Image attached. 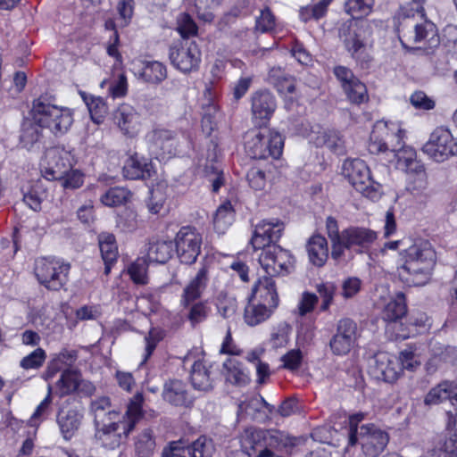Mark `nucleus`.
<instances>
[{"mask_svg":"<svg viewBox=\"0 0 457 457\" xmlns=\"http://www.w3.org/2000/svg\"><path fill=\"white\" fill-rule=\"evenodd\" d=\"M214 450L212 440L203 436L192 444L189 454L191 457H212Z\"/></svg>","mask_w":457,"mask_h":457,"instance_id":"5fc2aeb1","label":"nucleus"},{"mask_svg":"<svg viewBox=\"0 0 457 457\" xmlns=\"http://www.w3.org/2000/svg\"><path fill=\"white\" fill-rule=\"evenodd\" d=\"M422 152L435 162H442L451 156L457 155V139L445 128H436L423 145Z\"/></svg>","mask_w":457,"mask_h":457,"instance_id":"9b49d317","label":"nucleus"},{"mask_svg":"<svg viewBox=\"0 0 457 457\" xmlns=\"http://www.w3.org/2000/svg\"><path fill=\"white\" fill-rule=\"evenodd\" d=\"M369 372L377 380L393 383L401 376V365L396 356L381 352L370 360Z\"/></svg>","mask_w":457,"mask_h":457,"instance_id":"2eb2a0df","label":"nucleus"},{"mask_svg":"<svg viewBox=\"0 0 457 457\" xmlns=\"http://www.w3.org/2000/svg\"><path fill=\"white\" fill-rule=\"evenodd\" d=\"M249 298L276 309L278 305L279 298L273 277L266 275L258 278L252 288V294Z\"/></svg>","mask_w":457,"mask_h":457,"instance_id":"b1692460","label":"nucleus"},{"mask_svg":"<svg viewBox=\"0 0 457 457\" xmlns=\"http://www.w3.org/2000/svg\"><path fill=\"white\" fill-rule=\"evenodd\" d=\"M361 287V280L357 277H350L342 284V295L345 299L352 298L360 292Z\"/></svg>","mask_w":457,"mask_h":457,"instance_id":"69168bd1","label":"nucleus"},{"mask_svg":"<svg viewBox=\"0 0 457 457\" xmlns=\"http://www.w3.org/2000/svg\"><path fill=\"white\" fill-rule=\"evenodd\" d=\"M177 30L183 38H187L196 35L197 26L187 13H182L178 19Z\"/></svg>","mask_w":457,"mask_h":457,"instance_id":"052dcab7","label":"nucleus"},{"mask_svg":"<svg viewBox=\"0 0 457 457\" xmlns=\"http://www.w3.org/2000/svg\"><path fill=\"white\" fill-rule=\"evenodd\" d=\"M40 189L39 183H35L26 189L22 188V200L33 211H39L41 209L44 192L40 191Z\"/></svg>","mask_w":457,"mask_h":457,"instance_id":"8fccbe9b","label":"nucleus"},{"mask_svg":"<svg viewBox=\"0 0 457 457\" xmlns=\"http://www.w3.org/2000/svg\"><path fill=\"white\" fill-rule=\"evenodd\" d=\"M274 310L270 305L249 299L244 312L245 322L249 326H256L269 319Z\"/></svg>","mask_w":457,"mask_h":457,"instance_id":"473e14b6","label":"nucleus"},{"mask_svg":"<svg viewBox=\"0 0 457 457\" xmlns=\"http://www.w3.org/2000/svg\"><path fill=\"white\" fill-rule=\"evenodd\" d=\"M223 373L227 382L236 386H245L249 378L245 372L242 363L234 358H228L223 363Z\"/></svg>","mask_w":457,"mask_h":457,"instance_id":"4c0bfd02","label":"nucleus"},{"mask_svg":"<svg viewBox=\"0 0 457 457\" xmlns=\"http://www.w3.org/2000/svg\"><path fill=\"white\" fill-rule=\"evenodd\" d=\"M85 102L90 112L92 120L96 124L102 123L108 112V107L104 99L101 97L90 96L89 99L85 98Z\"/></svg>","mask_w":457,"mask_h":457,"instance_id":"a18cd8bd","label":"nucleus"},{"mask_svg":"<svg viewBox=\"0 0 457 457\" xmlns=\"http://www.w3.org/2000/svg\"><path fill=\"white\" fill-rule=\"evenodd\" d=\"M397 359L401 365V373L403 370L413 371L420 364V362L416 360L414 353L410 350L402 351Z\"/></svg>","mask_w":457,"mask_h":457,"instance_id":"774afa93","label":"nucleus"},{"mask_svg":"<svg viewBox=\"0 0 457 457\" xmlns=\"http://www.w3.org/2000/svg\"><path fill=\"white\" fill-rule=\"evenodd\" d=\"M404 250L405 262L397 269L399 278L408 286L422 287L429 282L436 254L431 244L423 238L410 239Z\"/></svg>","mask_w":457,"mask_h":457,"instance_id":"f03ea898","label":"nucleus"},{"mask_svg":"<svg viewBox=\"0 0 457 457\" xmlns=\"http://www.w3.org/2000/svg\"><path fill=\"white\" fill-rule=\"evenodd\" d=\"M148 260L145 257L137 258L129 268L131 279L137 283L145 285L147 283Z\"/></svg>","mask_w":457,"mask_h":457,"instance_id":"864d4df0","label":"nucleus"},{"mask_svg":"<svg viewBox=\"0 0 457 457\" xmlns=\"http://www.w3.org/2000/svg\"><path fill=\"white\" fill-rule=\"evenodd\" d=\"M234 219V212L230 203L221 204L213 217V225L219 233H223L231 225Z\"/></svg>","mask_w":457,"mask_h":457,"instance_id":"37998d69","label":"nucleus"},{"mask_svg":"<svg viewBox=\"0 0 457 457\" xmlns=\"http://www.w3.org/2000/svg\"><path fill=\"white\" fill-rule=\"evenodd\" d=\"M322 141L330 151L340 155L345 153V140L338 131L328 130L322 134Z\"/></svg>","mask_w":457,"mask_h":457,"instance_id":"603ef678","label":"nucleus"},{"mask_svg":"<svg viewBox=\"0 0 457 457\" xmlns=\"http://www.w3.org/2000/svg\"><path fill=\"white\" fill-rule=\"evenodd\" d=\"M399 17V39L404 48H423L428 54L440 45L437 29L432 21L425 18L422 6L410 10L402 7Z\"/></svg>","mask_w":457,"mask_h":457,"instance_id":"f257e3e1","label":"nucleus"},{"mask_svg":"<svg viewBox=\"0 0 457 457\" xmlns=\"http://www.w3.org/2000/svg\"><path fill=\"white\" fill-rule=\"evenodd\" d=\"M166 199V195L162 187L153 188L146 204L148 211L153 214H160L162 210L164 209Z\"/></svg>","mask_w":457,"mask_h":457,"instance_id":"13d9d810","label":"nucleus"},{"mask_svg":"<svg viewBox=\"0 0 457 457\" xmlns=\"http://www.w3.org/2000/svg\"><path fill=\"white\" fill-rule=\"evenodd\" d=\"M212 366H207L203 361L193 362L190 370V380L195 390L207 392L213 387V378L211 371Z\"/></svg>","mask_w":457,"mask_h":457,"instance_id":"c756f323","label":"nucleus"},{"mask_svg":"<svg viewBox=\"0 0 457 457\" xmlns=\"http://www.w3.org/2000/svg\"><path fill=\"white\" fill-rule=\"evenodd\" d=\"M251 102L253 117L261 121L270 120L277 107L275 97L268 90L254 92L252 95Z\"/></svg>","mask_w":457,"mask_h":457,"instance_id":"a878e982","label":"nucleus"},{"mask_svg":"<svg viewBox=\"0 0 457 457\" xmlns=\"http://www.w3.org/2000/svg\"><path fill=\"white\" fill-rule=\"evenodd\" d=\"M91 411L94 414V420L96 430L118 422L119 413L112 406L109 397L103 396L91 403Z\"/></svg>","mask_w":457,"mask_h":457,"instance_id":"cd10ccee","label":"nucleus"},{"mask_svg":"<svg viewBox=\"0 0 457 457\" xmlns=\"http://www.w3.org/2000/svg\"><path fill=\"white\" fill-rule=\"evenodd\" d=\"M407 312L405 296L399 292L386 304L382 312V318L388 322H395L401 320Z\"/></svg>","mask_w":457,"mask_h":457,"instance_id":"e433bc0d","label":"nucleus"},{"mask_svg":"<svg viewBox=\"0 0 457 457\" xmlns=\"http://www.w3.org/2000/svg\"><path fill=\"white\" fill-rule=\"evenodd\" d=\"M129 196L127 190L121 187H112L107 190L102 196L101 202L106 206H118L124 204Z\"/></svg>","mask_w":457,"mask_h":457,"instance_id":"4d7b16f0","label":"nucleus"},{"mask_svg":"<svg viewBox=\"0 0 457 457\" xmlns=\"http://www.w3.org/2000/svg\"><path fill=\"white\" fill-rule=\"evenodd\" d=\"M373 4L374 0H347L345 9L353 17L352 20L360 21V18L370 12Z\"/></svg>","mask_w":457,"mask_h":457,"instance_id":"49530a36","label":"nucleus"},{"mask_svg":"<svg viewBox=\"0 0 457 457\" xmlns=\"http://www.w3.org/2000/svg\"><path fill=\"white\" fill-rule=\"evenodd\" d=\"M143 395L137 393L130 399L122 420L112 422L107 427L97 429L96 436L104 447L110 449L118 447L122 439L126 438L134 429L137 422L143 417Z\"/></svg>","mask_w":457,"mask_h":457,"instance_id":"7ed1b4c3","label":"nucleus"},{"mask_svg":"<svg viewBox=\"0 0 457 457\" xmlns=\"http://www.w3.org/2000/svg\"><path fill=\"white\" fill-rule=\"evenodd\" d=\"M46 359V351L38 347L23 357L20 361V366L24 370H37L43 366Z\"/></svg>","mask_w":457,"mask_h":457,"instance_id":"6e6d98bb","label":"nucleus"},{"mask_svg":"<svg viewBox=\"0 0 457 457\" xmlns=\"http://www.w3.org/2000/svg\"><path fill=\"white\" fill-rule=\"evenodd\" d=\"M365 24L362 21L348 20L338 29V37L351 56L358 61L368 62L365 54Z\"/></svg>","mask_w":457,"mask_h":457,"instance_id":"9d476101","label":"nucleus"},{"mask_svg":"<svg viewBox=\"0 0 457 457\" xmlns=\"http://www.w3.org/2000/svg\"><path fill=\"white\" fill-rule=\"evenodd\" d=\"M74 156L63 147H52L46 151L42 172L48 180L63 178L72 168Z\"/></svg>","mask_w":457,"mask_h":457,"instance_id":"ddd939ff","label":"nucleus"},{"mask_svg":"<svg viewBox=\"0 0 457 457\" xmlns=\"http://www.w3.org/2000/svg\"><path fill=\"white\" fill-rule=\"evenodd\" d=\"M162 398L165 402L174 406L191 407L194 402L190 395L187 384L179 379H169L163 385Z\"/></svg>","mask_w":457,"mask_h":457,"instance_id":"4be33fe9","label":"nucleus"},{"mask_svg":"<svg viewBox=\"0 0 457 457\" xmlns=\"http://www.w3.org/2000/svg\"><path fill=\"white\" fill-rule=\"evenodd\" d=\"M172 252L173 243L171 241L149 242L145 258L149 262L165 263L170 259Z\"/></svg>","mask_w":457,"mask_h":457,"instance_id":"c9c22d12","label":"nucleus"},{"mask_svg":"<svg viewBox=\"0 0 457 457\" xmlns=\"http://www.w3.org/2000/svg\"><path fill=\"white\" fill-rule=\"evenodd\" d=\"M343 235L350 248L353 245L368 247L377 238L376 232L366 228H349L343 230Z\"/></svg>","mask_w":457,"mask_h":457,"instance_id":"72a5a7b5","label":"nucleus"},{"mask_svg":"<svg viewBox=\"0 0 457 457\" xmlns=\"http://www.w3.org/2000/svg\"><path fill=\"white\" fill-rule=\"evenodd\" d=\"M114 124L121 133L129 137H135L141 129L140 114L130 104H121L112 115Z\"/></svg>","mask_w":457,"mask_h":457,"instance_id":"412c9836","label":"nucleus"},{"mask_svg":"<svg viewBox=\"0 0 457 457\" xmlns=\"http://www.w3.org/2000/svg\"><path fill=\"white\" fill-rule=\"evenodd\" d=\"M388 440V435L373 424L361 425L359 431L348 436L349 445L359 444L365 457H378Z\"/></svg>","mask_w":457,"mask_h":457,"instance_id":"1a4fd4ad","label":"nucleus"},{"mask_svg":"<svg viewBox=\"0 0 457 457\" xmlns=\"http://www.w3.org/2000/svg\"><path fill=\"white\" fill-rule=\"evenodd\" d=\"M52 389L51 385H49L47 387V395L32 414L30 422H34L37 420H42L50 413L52 404Z\"/></svg>","mask_w":457,"mask_h":457,"instance_id":"e2e57ef3","label":"nucleus"},{"mask_svg":"<svg viewBox=\"0 0 457 457\" xmlns=\"http://www.w3.org/2000/svg\"><path fill=\"white\" fill-rule=\"evenodd\" d=\"M31 115H34L41 128L49 129L55 136L66 133L73 122L72 112L69 108L52 104L43 98L34 100Z\"/></svg>","mask_w":457,"mask_h":457,"instance_id":"39448f33","label":"nucleus"},{"mask_svg":"<svg viewBox=\"0 0 457 457\" xmlns=\"http://www.w3.org/2000/svg\"><path fill=\"white\" fill-rule=\"evenodd\" d=\"M284 230V224L279 220H263L256 225L251 244L254 250L271 246L281 237Z\"/></svg>","mask_w":457,"mask_h":457,"instance_id":"aec40b11","label":"nucleus"},{"mask_svg":"<svg viewBox=\"0 0 457 457\" xmlns=\"http://www.w3.org/2000/svg\"><path fill=\"white\" fill-rule=\"evenodd\" d=\"M302 352L299 349H294L282 356L283 367L289 370H296L302 363Z\"/></svg>","mask_w":457,"mask_h":457,"instance_id":"0e129e2a","label":"nucleus"},{"mask_svg":"<svg viewBox=\"0 0 457 457\" xmlns=\"http://www.w3.org/2000/svg\"><path fill=\"white\" fill-rule=\"evenodd\" d=\"M31 116L23 120L20 134V145L27 150L38 148L43 138L44 129L35 120L34 115Z\"/></svg>","mask_w":457,"mask_h":457,"instance_id":"c85d7f7f","label":"nucleus"},{"mask_svg":"<svg viewBox=\"0 0 457 457\" xmlns=\"http://www.w3.org/2000/svg\"><path fill=\"white\" fill-rule=\"evenodd\" d=\"M170 59L177 69L187 73L198 68L201 52L195 41H187L179 47L171 46L170 48Z\"/></svg>","mask_w":457,"mask_h":457,"instance_id":"f3484780","label":"nucleus"},{"mask_svg":"<svg viewBox=\"0 0 457 457\" xmlns=\"http://www.w3.org/2000/svg\"><path fill=\"white\" fill-rule=\"evenodd\" d=\"M71 265L55 258L36 260L34 272L38 282L48 290L58 291L68 282Z\"/></svg>","mask_w":457,"mask_h":457,"instance_id":"0eeeda50","label":"nucleus"},{"mask_svg":"<svg viewBox=\"0 0 457 457\" xmlns=\"http://www.w3.org/2000/svg\"><path fill=\"white\" fill-rule=\"evenodd\" d=\"M81 372L78 369H65L56 382V394L62 397L76 393Z\"/></svg>","mask_w":457,"mask_h":457,"instance_id":"f704fd0d","label":"nucleus"},{"mask_svg":"<svg viewBox=\"0 0 457 457\" xmlns=\"http://www.w3.org/2000/svg\"><path fill=\"white\" fill-rule=\"evenodd\" d=\"M261 249L262 251L259 256V262L267 275L275 277L291 272L294 257L287 250L276 244Z\"/></svg>","mask_w":457,"mask_h":457,"instance_id":"f8f14e48","label":"nucleus"},{"mask_svg":"<svg viewBox=\"0 0 457 457\" xmlns=\"http://www.w3.org/2000/svg\"><path fill=\"white\" fill-rule=\"evenodd\" d=\"M387 123L384 121H378L376 123L374 129L370 135V141L368 145V149L370 154H377L384 153L388 150V144L383 139L378 138V134L386 129Z\"/></svg>","mask_w":457,"mask_h":457,"instance_id":"3c124183","label":"nucleus"},{"mask_svg":"<svg viewBox=\"0 0 457 457\" xmlns=\"http://www.w3.org/2000/svg\"><path fill=\"white\" fill-rule=\"evenodd\" d=\"M139 78L148 83H160L167 77L166 67L160 62H146L138 73Z\"/></svg>","mask_w":457,"mask_h":457,"instance_id":"58836bf2","label":"nucleus"},{"mask_svg":"<svg viewBox=\"0 0 457 457\" xmlns=\"http://www.w3.org/2000/svg\"><path fill=\"white\" fill-rule=\"evenodd\" d=\"M268 79L281 93H293L295 91L293 77L280 67L271 68L269 71Z\"/></svg>","mask_w":457,"mask_h":457,"instance_id":"ea45409f","label":"nucleus"},{"mask_svg":"<svg viewBox=\"0 0 457 457\" xmlns=\"http://www.w3.org/2000/svg\"><path fill=\"white\" fill-rule=\"evenodd\" d=\"M154 173L152 162L137 154L130 155L123 166V175L129 179H146Z\"/></svg>","mask_w":457,"mask_h":457,"instance_id":"bb28decb","label":"nucleus"},{"mask_svg":"<svg viewBox=\"0 0 457 457\" xmlns=\"http://www.w3.org/2000/svg\"><path fill=\"white\" fill-rule=\"evenodd\" d=\"M401 133L398 129L395 135L396 142L399 147L392 145L390 153L396 160V168L407 173H416L425 176L424 166L417 160L416 152L410 146L401 145Z\"/></svg>","mask_w":457,"mask_h":457,"instance_id":"6ab92c4d","label":"nucleus"},{"mask_svg":"<svg viewBox=\"0 0 457 457\" xmlns=\"http://www.w3.org/2000/svg\"><path fill=\"white\" fill-rule=\"evenodd\" d=\"M186 308L188 310L187 318L193 327L204 322L210 312V308L205 302H194Z\"/></svg>","mask_w":457,"mask_h":457,"instance_id":"09e8293b","label":"nucleus"},{"mask_svg":"<svg viewBox=\"0 0 457 457\" xmlns=\"http://www.w3.org/2000/svg\"><path fill=\"white\" fill-rule=\"evenodd\" d=\"M245 149L253 159H278L284 147L282 135L270 129H253L245 134Z\"/></svg>","mask_w":457,"mask_h":457,"instance_id":"20e7f679","label":"nucleus"},{"mask_svg":"<svg viewBox=\"0 0 457 457\" xmlns=\"http://www.w3.org/2000/svg\"><path fill=\"white\" fill-rule=\"evenodd\" d=\"M151 151L163 155H174L177 150V133L173 130L154 127L145 136Z\"/></svg>","mask_w":457,"mask_h":457,"instance_id":"a211bd4d","label":"nucleus"},{"mask_svg":"<svg viewBox=\"0 0 457 457\" xmlns=\"http://www.w3.org/2000/svg\"><path fill=\"white\" fill-rule=\"evenodd\" d=\"M331 0H320L318 4L312 6H304L300 9V18L303 22L311 20H320L322 18L328 10Z\"/></svg>","mask_w":457,"mask_h":457,"instance_id":"de8ad7c7","label":"nucleus"},{"mask_svg":"<svg viewBox=\"0 0 457 457\" xmlns=\"http://www.w3.org/2000/svg\"><path fill=\"white\" fill-rule=\"evenodd\" d=\"M62 186L66 189H77L80 187L84 182L83 174L78 170H70L63 178L57 179Z\"/></svg>","mask_w":457,"mask_h":457,"instance_id":"680f3d73","label":"nucleus"},{"mask_svg":"<svg viewBox=\"0 0 457 457\" xmlns=\"http://www.w3.org/2000/svg\"><path fill=\"white\" fill-rule=\"evenodd\" d=\"M202 236L190 226L183 227L175 237L176 252L181 262L193 264L201 253Z\"/></svg>","mask_w":457,"mask_h":457,"instance_id":"4468645a","label":"nucleus"},{"mask_svg":"<svg viewBox=\"0 0 457 457\" xmlns=\"http://www.w3.org/2000/svg\"><path fill=\"white\" fill-rule=\"evenodd\" d=\"M306 249L309 260L313 265L322 267L326 263L328 257V247L324 237L312 236L306 245Z\"/></svg>","mask_w":457,"mask_h":457,"instance_id":"2f4dec72","label":"nucleus"},{"mask_svg":"<svg viewBox=\"0 0 457 457\" xmlns=\"http://www.w3.org/2000/svg\"><path fill=\"white\" fill-rule=\"evenodd\" d=\"M275 25V17L266 8L261 12V15L256 19L255 29L261 32H267L273 29Z\"/></svg>","mask_w":457,"mask_h":457,"instance_id":"338daca9","label":"nucleus"},{"mask_svg":"<svg viewBox=\"0 0 457 457\" xmlns=\"http://www.w3.org/2000/svg\"><path fill=\"white\" fill-rule=\"evenodd\" d=\"M98 244L104 262V274L108 275L119 254L115 237L111 233H101L98 236Z\"/></svg>","mask_w":457,"mask_h":457,"instance_id":"7c9ffc66","label":"nucleus"},{"mask_svg":"<svg viewBox=\"0 0 457 457\" xmlns=\"http://www.w3.org/2000/svg\"><path fill=\"white\" fill-rule=\"evenodd\" d=\"M344 91L348 100L354 104H361L369 99L367 87L358 78L345 86Z\"/></svg>","mask_w":457,"mask_h":457,"instance_id":"79ce46f5","label":"nucleus"},{"mask_svg":"<svg viewBox=\"0 0 457 457\" xmlns=\"http://www.w3.org/2000/svg\"><path fill=\"white\" fill-rule=\"evenodd\" d=\"M357 324L349 318L340 319L337 323L336 334L329 341V346L335 355H345L353 347L357 340Z\"/></svg>","mask_w":457,"mask_h":457,"instance_id":"dca6fc26","label":"nucleus"},{"mask_svg":"<svg viewBox=\"0 0 457 457\" xmlns=\"http://www.w3.org/2000/svg\"><path fill=\"white\" fill-rule=\"evenodd\" d=\"M240 442L248 455L251 454L250 451L259 453L269 448H284L293 445L292 439L281 431H265L253 428L245 429Z\"/></svg>","mask_w":457,"mask_h":457,"instance_id":"6e6552de","label":"nucleus"},{"mask_svg":"<svg viewBox=\"0 0 457 457\" xmlns=\"http://www.w3.org/2000/svg\"><path fill=\"white\" fill-rule=\"evenodd\" d=\"M445 400L451 401V381H443L432 387L426 395L424 403L426 405H436Z\"/></svg>","mask_w":457,"mask_h":457,"instance_id":"a19ab883","label":"nucleus"},{"mask_svg":"<svg viewBox=\"0 0 457 457\" xmlns=\"http://www.w3.org/2000/svg\"><path fill=\"white\" fill-rule=\"evenodd\" d=\"M216 307L220 316L228 319L236 314L237 303L234 296L221 291L217 296Z\"/></svg>","mask_w":457,"mask_h":457,"instance_id":"c03bdc74","label":"nucleus"},{"mask_svg":"<svg viewBox=\"0 0 457 457\" xmlns=\"http://www.w3.org/2000/svg\"><path fill=\"white\" fill-rule=\"evenodd\" d=\"M209 281V268L203 265L195 276L187 283L183 289L181 295V305L189 306L192 303L201 298L204 291L206 289Z\"/></svg>","mask_w":457,"mask_h":457,"instance_id":"393cba45","label":"nucleus"},{"mask_svg":"<svg viewBox=\"0 0 457 457\" xmlns=\"http://www.w3.org/2000/svg\"><path fill=\"white\" fill-rule=\"evenodd\" d=\"M317 292L322 299L320 310L326 312L333 302L337 287L332 282L320 283L316 286Z\"/></svg>","mask_w":457,"mask_h":457,"instance_id":"bf43d9fd","label":"nucleus"},{"mask_svg":"<svg viewBox=\"0 0 457 457\" xmlns=\"http://www.w3.org/2000/svg\"><path fill=\"white\" fill-rule=\"evenodd\" d=\"M343 173L349 183L365 197L378 201L382 196V185L374 180L370 170L361 159L347 160L343 165Z\"/></svg>","mask_w":457,"mask_h":457,"instance_id":"423d86ee","label":"nucleus"},{"mask_svg":"<svg viewBox=\"0 0 457 457\" xmlns=\"http://www.w3.org/2000/svg\"><path fill=\"white\" fill-rule=\"evenodd\" d=\"M83 414L77 408H60L56 414V423L65 441H70L79 430Z\"/></svg>","mask_w":457,"mask_h":457,"instance_id":"5701e85b","label":"nucleus"}]
</instances>
